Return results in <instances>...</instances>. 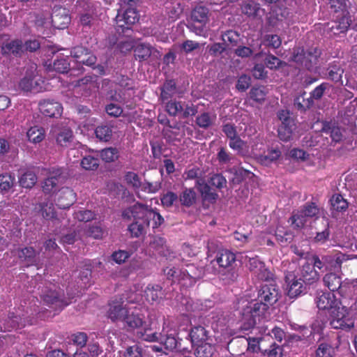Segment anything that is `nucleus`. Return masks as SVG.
<instances>
[{
    "label": "nucleus",
    "instance_id": "obj_1",
    "mask_svg": "<svg viewBox=\"0 0 357 357\" xmlns=\"http://www.w3.org/2000/svg\"><path fill=\"white\" fill-rule=\"evenodd\" d=\"M142 296L134 292L114 298L109 305L107 317L113 322H123L131 328H138L146 324L142 310L131 305L139 303Z\"/></svg>",
    "mask_w": 357,
    "mask_h": 357
},
{
    "label": "nucleus",
    "instance_id": "obj_2",
    "mask_svg": "<svg viewBox=\"0 0 357 357\" xmlns=\"http://www.w3.org/2000/svg\"><path fill=\"white\" fill-rule=\"evenodd\" d=\"M237 308L241 315L240 328L243 331L253 329L270 316V307L259 300L249 301L247 298H241L238 301Z\"/></svg>",
    "mask_w": 357,
    "mask_h": 357
},
{
    "label": "nucleus",
    "instance_id": "obj_3",
    "mask_svg": "<svg viewBox=\"0 0 357 357\" xmlns=\"http://www.w3.org/2000/svg\"><path fill=\"white\" fill-rule=\"evenodd\" d=\"M163 324L162 330L160 331V327H158V323L150 321L149 324H145L143 328V331L137 332L139 338L146 342H160L167 349L172 350L176 347V340L168 335L169 330L167 321L163 317Z\"/></svg>",
    "mask_w": 357,
    "mask_h": 357
},
{
    "label": "nucleus",
    "instance_id": "obj_4",
    "mask_svg": "<svg viewBox=\"0 0 357 357\" xmlns=\"http://www.w3.org/2000/svg\"><path fill=\"white\" fill-rule=\"evenodd\" d=\"M330 324L332 328L349 331L354 326L351 312L344 306L336 305L329 312Z\"/></svg>",
    "mask_w": 357,
    "mask_h": 357
},
{
    "label": "nucleus",
    "instance_id": "obj_5",
    "mask_svg": "<svg viewBox=\"0 0 357 357\" xmlns=\"http://www.w3.org/2000/svg\"><path fill=\"white\" fill-rule=\"evenodd\" d=\"M319 56L320 50L317 47L312 48L307 54L303 48L298 47L294 50L292 60L311 70L317 64Z\"/></svg>",
    "mask_w": 357,
    "mask_h": 357
},
{
    "label": "nucleus",
    "instance_id": "obj_6",
    "mask_svg": "<svg viewBox=\"0 0 357 357\" xmlns=\"http://www.w3.org/2000/svg\"><path fill=\"white\" fill-rule=\"evenodd\" d=\"M279 296V290L272 282L263 284L258 293V300L266 304L269 307L278 301Z\"/></svg>",
    "mask_w": 357,
    "mask_h": 357
},
{
    "label": "nucleus",
    "instance_id": "obj_7",
    "mask_svg": "<svg viewBox=\"0 0 357 357\" xmlns=\"http://www.w3.org/2000/svg\"><path fill=\"white\" fill-rule=\"evenodd\" d=\"M285 281L287 284V294L290 298H296L306 292V287L302 278H298L293 273L286 275Z\"/></svg>",
    "mask_w": 357,
    "mask_h": 357
},
{
    "label": "nucleus",
    "instance_id": "obj_8",
    "mask_svg": "<svg viewBox=\"0 0 357 357\" xmlns=\"http://www.w3.org/2000/svg\"><path fill=\"white\" fill-rule=\"evenodd\" d=\"M150 209L151 208L148 206L137 202L124 209L122 212V217L129 220L133 218L135 220L142 221L146 219Z\"/></svg>",
    "mask_w": 357,
    "mask_h": 357
},
{
    "label": "nucleus",
    "instance_id": "obj_9",
    "mask_svg": "<svg viewBox=\"0 0 357 357\" xmlns=\"http://www.w3.org/2000/svg\"><path fill=\"white\" fill-rule=\"evenodd\" d=\"M63 181L64 176L62 175L61 170L54 169L44 181L43 190L46 194L54 193Z\"/></svg>",
    "mask_w": 357,
    "mask_h": 357
},
{
    "label": "nucleus",
    "instance_id": "obj_10",
    "mask_svg": "<svg viewBox=\"0 0 357 357\" xmlns=\"http://www.w3.org/2000/svg\"><path fill=\"white\" fill-rule=\"evenodd\" d=\"M139 16L136 10L129 8L125 11H119L116 17V22L118 28H121L123 31L125 29H129L130 26L137 22Z\"/></svg>",
    "mask_w": 357,
    "mask_h": 357
},
{
    "label": "nucleus",
    "instance_id": "obj_11",
    "mask_svg": "<svg viewBox=\"0 0 357 357\" xmlns=\"http://www.w3.org/2000/svg\"><path fill=\"white\" fill-rule=\"evenodd\" d=\"M323 96V91H304L294 100L295 107L300 110H305L311 107L314 100H318Z\"/></svg>",
    "mask_w": 357,
    "mask_h": 357
},
{
    "label": "nucleus",
    "instance_id": "obj_12",
    "mask_svg": "<svg viewBox=\"0 0 357 357\" xmlns=\"http://www.w3.org/2000/svg\"><path fill=\"white\" fill-rule=\"evenodd\" d=\"M76 200V195L69 188H62L55 195L54 201L59 208H69Z\"/></svg>",
    "mask_w": 357,
    "mask_h": 357
},
{
    "label": "nucleus",
    "instance_id": "obj_13",
    "mask_svg": "<svg viewBox=\"0 0 357 357\" xmlns=\"http://www.w3.org/2000/svg\"><path fill=\"white\" fill-rule=\"evenodd\" d=\"M2 55L10 57H21L25 53V47L22 40L14 39L1 46Z\"/></svg>",
    "mask_w": 357,
    "mask_h": 357
},
{
    "label": "nucleus",
    "instance_id": "obj_14",
    "mask_svg": "<svg viewBox=\"0 0 357 357\" xmlns=\"http://www.w3.org/2000/svg\"><path fill=\"white\" fill-rule=\"evenodd\" d=\"M160 56V52L149 45L140 44L135 49V56L139 61H145L150 58L152 61H155L158 60Z\"/></svg>",
    "mask_w": 357,
    "mask_h": 357
},
{
    "label": "nucleus",
    "instance_id": "obj_15",
    "mask_svg": "<svg viewBox=\"0 0 357 357\" xmlns=\"http://www.w3.org/2000/svg\"><path fill=\"white\" fill-rule=\"evenodd\" d=\"M70 22V17L68 11L63 8H55L52 15V25L59 29H63L68 26Z\"/></svg>",
    "mask_w": 357,
    "mask_h": 357
},
{
    "label": "nucleus",
    "instance_id": "obj_16",
    "mask_svg": "<svg viewBox=\"0 0 357 357\" xmlns=\"http://www.w3.org/2000/svg\"><path fill=\"white\" fill-rule=\"evenodd\" d=\"M351 20L347 14H342V16L336 21L328 23L326 25L327 31L331 35H339L344 33L350 26Z\"/></svg>",
    "mask_w": 357,
    "mask_h": 357
},
{
    "label": "nucleus",
    "instance_id": "obj_17",
    "mask_svg": "<svg viewBox=\"0 0 357 357\" xmlns=\"http://www.w3.org/2000/svg\"><path fill=\"white\" fill-rule=\"evenodd\" d=\"M182 273V278L189 280L190 284L195 282V281L201 278L204 275V271L202 268L195 266L193 264H186L181 268Z\"/></svg>",
    "mask_w": 357,
    "mask_h": 357
},
{
    "label": "nucleus",
    "instance_id": "obj_18",
    "mask_svg": "<svg viewBox=\"0 0 357 357\" xmlns=\"http://www.w3.org/2000/svg\"><path fill=\"white\" fill-rule=\"evenodd\" d=\"M52 135L56 138V142L61 146H67L73 139V132L68 128L53 127L51 130Z\"/></svg>",
    "mask_w": 357,
    "mask_h": 357
},
{
    "label": "nucleus",
    "instance_id": "obj_19",
    "mask_svg": "<svg viewBox=\"0 0 357 357\" xmlns=\"http://www.w3.org/2000/svg\"><path fill=\"white\" fill-rule=\"evenodd\" d=\"M316 303L319 310H328V313L337 305L334 294L329 292L319 293Z\"/></svg>",
    "mask_w": 357,
    "mask_h": 357
},
{
    "label": "nucleus",
    "instance_id": "obj_20",
    "mask_svg": "<svg viewBox=\"0 0 357 357\" xmlns=\"http://www.w3.org/2000/svg\"><path fill=\"white\" fill-rule=\"evenodd\" d=\"M215 261L220 268H230L236 261V255L229 250L222 249L217 253Z\"/></svg>",
    "mask_w": 357,
    "mask_h": 357
},
{
    "label": "nucleus",
    "instance_id": "obj_21",
    "mask_svg": "<svg viewBox=\"0 0 357 357\" xmlns=\"http://www.w3.org/2000/svg\"><path fill=\"white\" fill-rule=\"evenodd\" d=\"M40 110L45 116L50 117H58L61 115L63 107L57 102L44 101L40 103Z\"/></svg>",
    "mask_w": 357,
    "mask_h": 357
},
{
    "label": "nucleus",
    "instance_id": "obj_22",
    "mask_svg": "<svg viewBox=\"0 0 357 357\" xmlns=\"http://www.w3.org/2000/svg\"><path fill=\"white\" fill-rule=\"evenodd\" d=\"M301 278L303 282L307 284H312L319 280L320 278L319 273L314 268L312 264L305 263L301 271Z\"/></svg>",
    "mask_w": 357,
    "mask_h": 357
},
{
    "label": "nucleus",
    "instance_id": "obj_23",
    "mask_svg": "<svg viewBox=\"0 0 357 357\" xmlns=\"http://www.w3.org/2000/svg\"><path fill=\"white\" fill-rule=\"evenodd\" d=\"M17 255L22 261L24 262L26 266H33L38 264V258L36 250L31 248H24L17 251Z\"/></svg>",
    "mask_w": 357,
    "mask_h": 357
},
{
    "label": "nucleus",
    "instance_id": "obj_24",
    "mask_svg": "<svg viewBox=\"0 0 357 357\" xmlns=\"http://www.w3.org/2000/svg\"><path fill=\"white\" fill-rule=\"evenodd\" d=\"M148 301H158L162 298L164 292L158 284H149L144 291Z\"/></svg>",
    "mask_w": 357,
    "mask_h": 357
},
{
    "label": "nucleus",
    "instance_id": "obj_25",
    "mask_svg": "<svg viewBox=\"0 0 357 357\" xmlns=\"http://www.w3.org/2000/svg\"><path fill=\"white\" fill-rule=\"evenodd\" d=\"M281 155V152L278 149H268L266 153L256 155V158L261 165L268 166L272 162L276 161Z\"/></svg>",
    "mask_w": 357,
    "mask_h": 357
},
{
    "label": "nucleus",
    "instance_id": "obj_26",
    "mask_svg": "<svg viewBox=\"0 0 357 357\" xmlns=\"http://www.w3.org/2000/svg\"><path fill=\"white\" fill-rule=\"evenodd\" d=\"M190 337L194 347L206 342L208 339L206 331L202 326L194 327L191 330Z\"/></svg>",
    "mask_w": 357,
    "mask_h": 357
},
{
    "label": "nucleus",
    "instance_id": "obj_27",
    "mask_svg": "<svg viewBox=\"0 0 357 357\" xmlns=\"http://www.w3.org/2000/svg\"><path fill=\"white\" fill-rule=\"evenodd\" d=\"M94 79H96V77H93L91 76H87L85 77H83L82 79H75L70 81V85H68L67 86H73L75 88L76 87H83L86 88L87 89H91L94 87L99 88V86H97L96 80H94Z\"/></svg>",
    "mask_w": 357,
    "mask_h": 357
},
{
    "label": "nucleus",
    "instance_id": "obj_28",
    "mask_svg": "<svg viewBox=\"0 0 357 357\" xmlns=\"http://www.w3.org/2000/svg\"><path fill=\"white\" fill-rule=\"evenodd\" d=\"M323 280L324 284L332 291L340 289L342 286L341 278L333 273L326 274Z\"/></svg>",
    "mask_w": 357,
    "mask_h": 357
},
{
    "label": "nucleus",
    "instance_id": "obj_29",
    "mask_svg": "<svg viewBox=\"0 0 357 357\" xmlns=\"http://www.w3.org/2000/svg\"><path fill=\"white\" fill-rule=\"evenodd\" d=\"M149 227V221L144 220L142 221L135 220L132 223L128 229L133 237H139L146 232V228Z\"/></svg>",
    "mask_w": 357,
    "mask_h": 357
},
{
    "label": "nucleus",
    "instance_id": "obj_30",
    "mask_svg": "<svg viewBox=\"0 0 357 357\" xmlns=\"http://www.w3.org/2000/svg\"><path fill=\"white\" fill-rule=\"evenodd\" d=\"M330 202L332 209L337 212L345 211L349 206L347 201L340 194L333 195Z\"/></svg>",
    "mask_w": 357,
    "mask_h": 357
},
{
    "label": "nucleus",
    "instance_id": "obj_31",
    "mask_svg": "<svg viewBox=\"0 0 357 357\" xmlns=\"http://www.w3.org/2000/svg\"><path fill=\"white\" fill-rule=\"evenodd\" d=\"M208 10L202 6H197L192 12L191 17L195 22L206 24L208 22Z\"/></svg>",
    "mask_w": 357,
    "mask_h": 357
},
{
    "label": "nucleus",
    "instance_id": "obj_32",
    "mask_svg": "<svg viewBox=\"0 0 357 357\" xmlns=\"http://www.w3.org/2000/svg\"><path fill=\"white\" fill-rule=\"evenodd\" d=\"M296 129L295 123L281 124L278 128V137L282 141H289L292 137L294 130Z\"/></svg>",
    "mask_w": 357,
    "mask_h": 357
},
{
    "label": "nucleus",
    "instance_id": "obj_33",
    "mask_svg": "<svg viewBox=\"0 0 357 357\" xmlns=\"http://www.w3.org/2000/svg\"><path fill=\"white\" fill-rule=\"evenodd\" d=\"M26 136L29 141L33 143H39L43 141L45 137V130L41 127L33 126L28 130Z\"/></svg>",
    "mask_w": 357,
    "mask_h": 357
},
{
    "label": "nucleus",
    "instance_id": "obj_34",
    "mask_svg": "<svg viewBox=\"0 0 357 357\" xmlns=\"http://www.w3.org/2000/svg\"><path fill=\"white\" fill-rule=\"evenodd\" d=\"M15 183V176L10 174H3L0 175V191L2 193L9 192L14 186Z\"/></svg>",
    "mask_w": 357,
    "mask_h": 357
},
{
    "label": "nucleus",
    "instance_id": "obj_35",
    "mask_svg": "<svg viewBox=\"0 0 357 357\" xmlns=\"http://www.w3.org/2000/svg\"><path fill=\"white\" fill-rule=\"evenodd\" d=\"M196 199V193L192 188L185 189L179 196V202L185 206H190Z\"/></svg>",
    "mask_w": 357,
    "mask_h": 357
},
{
    "label": "nucleus",
    "instance_id": "obj_36",
    "mask_svg": "<svg viewBox=\"0 0 357 357\" xmlns=\"http://www.w3.org/2000/svg\"><path fill=\"white\" fill-rule=\"evenodd\" d=\"M150 245L160 255H167L165 252H169V248L166 245L165 239L162 237H154L150 243Z\"/></svg>",
    "mask_w": 357,
    "mask_h": 357
},
{
    "label": "nucleus",
    "instance_id": "obj_37",
    "mask_svg": "<svg viewBox=\"0 0 357 357\" xmlns=\"http://www.w3.org/2000/svg\"><path fill=\"white\" fill-rule=\"evenodd\" d=\"M197 183L199 185V190L205 200L214 202L217 199L218 194L212 190L208 185L204 183H201L199 180L197 181Z\"/></svg>",
    "mask_w": 357,
    "mask_h": 357
},
{
    "label": "nucleus",
    "instance_id": "obj_38",
    "mask_svg": "<svg viewBox=\"0 0 357 357\" xmlns=\"http://www.w3.org/2000/svg\"><path fill=\"white\" fill-rule=\"evenodd\" d=\"M37 182L36 175L31 171L24 173L19 178V183L23 188H31Z\"/></svg>",
    "mask_w": 357,
    "mask_h": 357
},
{
    "label": "nucleus",
    "instance_id": "obj_39",
    "mask_svg": "<svg viewBox=\"0 0 357 357\" xmlns=\"http://www.w3.org/2000/svg\"><path fill=\"white\" fill-rule=\"evenodd\" d=\"M81 165L86 170L93 171L97 169L99 166L98 155L96 156L86 155L84 157L82 160Z\"/></svg>",
    "mask_w": 357,
    "mask_h": 357
},
{
    "label": "nucleus",
    "instance_id": "obj_40",
    "mask_svg": "<svg viewBox=\"0 0 357 357\" xmlns=\"http://www.w3.org/2000/svg\"><path fill=\"white\" fill-rule=\"evenodd\" d=\"M195 354L197 357H210L212 356L214 348L206 342L195 346Z\"/></svg>",
    "mask_w": 357,
    "mask_h": 357
},
{
    "label": "nucleus",
    "instance_id": "obj_41",
    "mask_svg": "<svg viewBox=\"0 0 357 357\" xmlns=\"http://www.w3.org/2000/svg\"><path fill=\"white\" fill-rule=\"evenodd\" d=\"M331 256H323L320 259L318 256L314 255L311 258V263L314 269L317 268L321 271L328 269L327 263H329L331 260Z\"/></svg>",
    "mask_w": 357,
    "mask_h": 357
},
{
    "label": "nucleus",
    "instance_id": "obj_42",
    "mask_svg": "<svg viewBox=\"0 0 357 357\" xmlns=\"http://www.w3.org/2000/svg\"><path fill=\"white\" fill-rule=\"evenodd\" d=\"M308 218L304 215V213L301 209L296 213L294 214L290 218L291 224L294 226V228L300 229L305 226L307 223Z\"/></svg>",
    "mask_w": 357,
    "mask_h": 357
},
{
    "label": "nucleus",
    "instance_id": "obj_43",
    "mask_svg": "<svg viewBox=\"0 0 357 357\" xmlns=\"http://www.w3.org/2000/svg\"><path fill=\"white\" fill-rule=\"evenodd\" d=\"M215 115H211L209 113L204 112L199 115L196 119V123L202 128H208L215 120Z\"/></svg>",
    "mask_w": 357,
    "mask_h": 357
},
{
    "label": "nucleus",
    "instance_id": "obj_44",
    "mask_svg": "<svg viewBox=\"0 0 357 357\" xmlns=\"http://www.w3.org/2000/svg\"><path fill=\"white\" fill-rule=\"evenodd\" d=\"M100 156L106 162H113L119 158V151L116 148H107L100 151Z\"/></svg>",
    "mask_w": 357,
    "mask_h": 357
},
{
    "label": "nucleus",
    "instance_id": "obj_45",
    "mask_svg": "<svg viewBox=\"0 0 357 357\" xmlns=\"http://www.w3.org/2000/svg\"><path fill=\"white\" fill-rule=\"evenodd\" d=\"M95 132L100 140L107 142L112 137V130L108 126H100L96 128Z\"/></svg>",
    "mask_w": 357,
    "mask_h": 357
},
{
    "label": "nucleus",
    "instance_id": "obj_46",
    "mask_svg": "<svg viewBox=\"0 0 357 357\" xmlns=\"http://www.w3.org/2000/svg\"><path fill=\"white\" fill-rule=\"evenodd\" d=\"M183 105L179 101L170 100L166 102V110L172 116L180 115L183 111Z\"/></svg>",
    "mask_w": 357,
    "mask_h": 357
},
{
    "label": "nucleus",
    "instance_id": "obj_47",
    "mask_svg": "<svg viewBox=\"0 0 357 357\" xmlns=\"http://www.w3.org/2000/svg\"><path fill=\"white\" fill-rule=\"evenodd\" d=\"M126 183L134 189H139L142 185V182L137 174L133 172H128L125 175Z\"/></svg>",
    "mask_w": 357,
    "mask_h": 357
},
{
    "label": "nucleus",
    "instance_id": "obj_48",
    "mask_svg": "<svg viewBox=\"0 0 357 357\" xmlns=\"http://www.w3.org/2000/svg\"><path fill=\"white\" fill-rule=\"evenodd\" d=\"M304 213V215L308 218H318L320 214V208L314 203L306 204L301 208Z\"/></svg>",
    "mask_w": 357,
    "mask_h": 357
},
{
    "label": "nucleus",
    "instance_id": "obj_49",
    "mask_svg": "<svg viewBox=\"0 0 357 357\" xmlns=\"http://www.w3.org/2000/svg\"><path fill=\"white\" fill-rule=\"evenodd\" d=\"M42 297L45 302L48 304H56L57 303H62V299L60 298V295L55 290H49L43 294Z\"/></svg>",
    "mask_w": 357,
    "mask_h": 357
},
{
    "label": "nucleus",
    "instance_id": "obj_50",
    "mask_svg": "<svg viewBox=\"0 0 357 357\" xmlns=\"http://www.w3.org/2000/svg\"><path fill=\"white\" fill-rule=\"evenodd\" d=\"M41 213L43 217L47 220L56 218V212L52 203H43L41 205Z\"/></svg>",
    "mask_w": 357,
    "mask_h": 357
},
{
    "label": "nucleus",
    "instance_id": "obj_51",
    "mask_svg": "<svg viewBox=\"0 0 357 357\" xmlns=\"http://www.w3.org/2000/svg\"><path fill=\"white\" fill-rule=\"evenodd\" d=\"M259 10V5L252 1L246 2L242 6V12L249 17L257 15Z\"/></svg>",
    "mask_w": 357,
    "mask_h": 357
},
{
    "label": "nucleus",
    "instance_id": "obj_52",
    "mask_svg": "<svg viewBox=\"0 0 357 357\" xmlns=\"http://www.w3.org/2000/svg\"><path fill=\"white\" fill-rule=\"evenodd\" d=\"M70 63L68 58L57 59L53 63V70L59 73H64L69 69Z\"/></svg>",
    "mask_w": 357,
    "mask_h": 357
},
{
    "label": "nucleus",
    "instance_id": "obj_53",
    "mask_svg": "<svg viewBox=\"0 0 357 357\" xmlns=\"http://www.w3.org/2000/svg\"><path fill=\"white\" fill-rule=\"evenodd\" d=\"M334 354L333 348L325 343L319 344L316 350V357H333Z\"/></svg>",
    "mask_w": 357,
    "mask_h": 357
},
{
    "label": "nucleus",
    "instance_id": "obj_54",
    "mask_svg": "<svg viewBox=\"0 0 357 357\" xmlns=\"http://www.w3.org/2000/svg\"><path fill=\"white\" fill-rule=\"evenodd\" d=\"M143 349L137 344L127 347L123 352V357H142Z\"/></svg>",
    "mask_w": 357,
    "mask_h": 357
},
{
    "label": "nucleus",
    "instance_id": "obj_55",
    "mask_svg": "<svg viewBox=\"0 0 357 357\" xmlns=\"http://www.w3.org/2000/svg\"><path fill=\"white\" fill-rule=\"evenodd\" d=\"M150 222V220L153 222V227L157 228L164 222V218L162 215L156 211L151 208L146 219Z\"/></svg>",
    "mask_w": 357,
    "mask_h": 357
},
{
    "label": "nucleus",
    "instance_id": "obj_56",
    "mask_svg": "<svg viewBox=\"0 0 357 357\" xmlns=\"http://www.w3.org/2000/svg\"><path fill=\"white\" fill-rule=\"evenodd\" d=\"M164 274L167 277L168 279L172 280H183L182 273L181 268H176L175 267H166L164 270Z\"/></svg>",
    "mask_w": 357,
    "mask_h": 357
},
{
    "label": "nucleus",
    "instance_id": "obj_57",
    "mask_svg": "<svg viewBox=\"0 0 357 357\" xmlns=\"http://www.w3.org/2000/svg\"><path fill=\"white\" fill-rule=\"evenodd\" d=\"M264 265V263L260 261L257 257L250 258L247 264L248 268L255 275H256Z\"/></svg>",
    "mask_w": 357,
    "mask_h": 357
},
{
    "label": "nucleus",
    "instance_id": "obj_58",
    "mask_svg": "<svg viewBox=\"0 0 357 357\" xmlns=\"http://www.w3.org/2000/svg\"><path fill=\"white\" fill-rule=\"evenodd\" d=\"M84 234L94 238H101L103 236V230L98 225H93L87 229H84Z\"/></svg>",
    "mask_w": 357,
    "mask_h": 357
},
{
    "label": "nucleus",
    "instance_id": "obj_59",
    "mask_svg": "<svg viewBox=\"0 0 357 357\" xmlns=\"http://www.w3.org/2000/svg\"><path fill=\"white\" fill-rule=\"evenodd\" d=\"M142 190L148 193H155L161 188V183L158 181L142 183Z\"/></svg>",
    "mask_w": 357,
    "mask_h": 357
},
{
    "label": "nucleus",
    "instance_id": "obj_60",
    "mask_svg": "<svg viewBox=\"0 0 357 357\" xmlns=\"http://www.w3.org/2000/svg\"><path fill=\"white\" fill-rule=\"evenodd\" d=\"M132 255V252L119 250L114 252L112 255V259L117 264L124 263Z\"/></svg>",
    "mask_w": 357,
    "mask_h": 357
},
{
    "label": "nucleus",
    "instance_id": "obj_61",
    "mask_svg": "<svg viewBox=\"0 0 357 357\" xmlns=\"http://www.w3.org/2000/svg\"><path fill=\"white\" fill-rule=\"evenodd\" d=\"M75 218L80 222H88L94 218V213L89 210H80L75 213Z\"/></svg>",
    "mask_w": 357,
    "mask_h": 357
},
{
    "label": "nucleus",
    "instance_id": "obj_62",
    "mask_svg": "<svg viewBox=\"0 0 357 357\" xmlns=\"http://www.w3.org/2000/svg\"><path fill=\"white\" fill-rule=\"evenodd\" d=\"M160 199L162 204L165 207H171L173 206L174 203L177 201L178 196L173 192H167L162 196Z\"/></svg>",
    "mask_w": 357,
    "mask_h": 357
},
{
    "label": "nucleus",
    "instance_id": "obj_63",
    "mask_svg": "<svg viewBox=\"0 0 357 357\" xmlns=\"http://www.w3.org/2000/svg\"><path fill=\"white\" fill-rule=\"evenodd\" d=\"M323 129L326 132H330L333 141L338 142L342 140L343 135L340 128L333 126V127H328V128L324 127Z\"/></svg>",
    "mask_w": 357,
    "mask_h": 357
},
{
    "label": "nucleus",
    "instance_id": "obj_64",
    "mask_svg": "<svg viewBox=\"0 0 357 357\" xmlns=\"http://www.w3.org/2000/svg\"><path fill=\"white\" fill-rule=\"evenodd\" d=\"M209 183L211 185L221 189L226 186L227 180L220 174H214L211 177Z\"/></svg>",
    "mask_w": 357,
    "mask_h": 357
}]
</instances>
